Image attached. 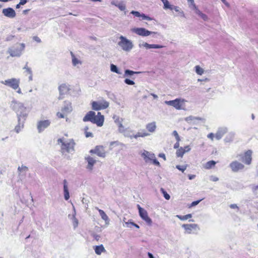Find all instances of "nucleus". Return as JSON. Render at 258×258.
Here are the masks:
<instances>
[{
	"label": "nucleus",
	"mask_w": 258,
	"mask_h": 258,
	"mask_svg": "<svg viewBox=\"0 0 258 258\" xmlns=\"http://www.w3.org/2000/svg\"><path fill=\"white\" fill-rule=\"evenodd\" d=\"M161 191H162V193L163 194L164 198L166 200H169L170 198V196H169V195L167 194V192L162 188L161 189Z\"/></svg>",
	"instance_id": "47"
},
{
	"label": "nucleus",
	"mask_w": 258,
	"mask_h": 258,
	"mask_svg": "<svg viewBox=\"0 0 258 258\" xmlns=\"http://www.w3.org/2000/svg\"><path fill=\"white\" fill-rule=\"evenodd\" d=\"M163 4V9L164 10H170L172 11L173 5L170 4L168 0H160Z\"/></svg>",
	"instance_id": "32"
},
{
	"label": "nucleus",
	"mask_w": 258,
	"mask_h": 258,
	"mask_svg": "<svg viewBox=\"0 0 258 258\" xmlns=\"http://www.w3.org/2000/svg\"><path fill=\"white\" fill-rule=\"evenodd\" d=\"M20 82V79L16 78H11L1 82L2 84L6 85L14 90H17L19 88Z\"/></svg>",
	"instance_id": "5"
},
{
	"label": "nucleus",
	"mask_w": 258,
	"mask_h": 258,
	"mask_svg": "<svg viewBox=\"0 0 258 258\" xmlns=\"http://www.w3.org/2000/svg\"><path fill=\"white\" fill-rule=\"evenodd\" d=\"M172 135L175 137L176 141L179 142L180 141L179 136L178 135V133L176 131H174L173 132Z\"/></svg>",
	"instance_id": "49"
},
{
	"label": "nucleus",
	"mask_w": 258,
	"mask_h": 258,
	"mask_svg": "<svg viewBox=\"0 0 258 258\" xmlns=\"http://www.w3.org/2000/svg\"><path fill=\"white\" fill-rule=\"evenodd\" d=\"M2 13L5 17L10 19H13L16 16V12L12 8L4 9L2 10Z\"/></svg>",
	"instance_id": "16"
},
{
	"label": "nucleus",
	"mask_w": 258,
	"mask_h": 258,
	"mask_svg": "<svg viewBox=\"0 0 258 258\" xmlns=\"http://www.w3.org/2000/svg\"><path fill=\"white\" fill-rule=\"evenodd\" d=\"M57 143L58 144H61V150L62 153H72L74 151L75 143L73 140L58 139L57 140Z\"/></svg>",
	"instance_id": "2"
},
{
	"label": "nucleus",
	"mask_w": 258,
	"mask_h": 258,
	"mask_svg": "<svg viewBox=\"0 0 258 258\" xmlns=\"http://www.w3.org/2000/svg\"><path fill=\"white\" fill-rule=\"evenodd\" d=\"M85 159L88 162L87 169L90 171L92 170L94 165L96 163V160L90 156L86 157Z\"/></svg>",
	"instance_id": "24"
},
{
	"label": "nucleus",
	"mask_w": 258,
	"mask_h": 258,
	"mask_svg": "<svg viewBox=\"0 0 258 258\" xmlns=\"http://www.w3.org/2000/svg\"><path fill=\"white\" fill-rule=\"evenodd\" d=\"M71 55L72 57V63L73 66H76L78 64H81L82 63L81 61L77 58L74 54L73 53V52H71Z\"/></svg>",
	"instance_id": "37"
},
{
	"label": "nucleus",
	"mask_w": 258,
	"mask_h": 258,
	"mask_svg": "<svg viewBox=\"0 0 258 258\" xmlns=\"http://www.w3.org/2000/svg\"><path fill=\"white\" fill-rule=\"evenodd\" d=\"M104 117L100 112L95 115V117L93 123L97 124L98 126H102L103 125Z\"/></svg>",
	"instance_id": "20"
},
{
	"label": "nucleus",
	"mask_w": 258,
	"mask_h": 258,
	"mask_svg": "<svg viewBox=\"0 0 258 258\" xmlns=\"http://www.w3.org/2000/svg\"><path fill=\"white\" fill-rule=\"evenodd\" d=\"M131 14L134 15L135 17H140L141 16V14L140 12H139L138 11H132L131 12Z\"/></svg>",
	"instance_id": "54"
},
{
	"label": "nucleus",
	"mask_w": 258,
	"mask_h": 258,
	"mask_svg": "<svg viewBox=\"0 0 258 258\" xmlns=\"http://www.w3.org/2000/svg\"><path fill=\"white\" fill-rule=\"evenodd\" d=\"M70 90V85L67 84H62L58 87V90L59 96L58 97L59 100H61L63 98L62 95L67 94Z\"/></svg>",
	"instance_id": "12"
},
{
	"label": "nucleus",
	"mask_w": 258,
	"mask_h": 258,
	"mask_svg": "<svg viewBox=\"0 0 258 258\" xmlns=\"http://www.w3.org/2000/svg\"><path fill=\"white\" fill-rule=\"evenodd\" d=\"M120 11H124L126 9V6L123 2H120L118 3L117 7Z\"/></svg>",
	"instance_id": "44"
},
{
	"label": "nucleus",
	"mask_w": 258,
	"mask_h": 258,
	"mask_svg": "<svg viewBox=\"0 0 258 258\" xmlns=\"http://www.w3.org/2000/svg\"><path fill=\"white\" fill-rule=\"evenodd\" d=\"M14 37V36L13 35H9L6 37V40L7 41H11L13 39Z\"/></svg>",
	"instance_id": "61"
},
{
	"label": "nucleus",
	"mask_w": 258,
	"mask_h": 258,
	"mask_svg": "<svg viewBox=\"0 0 258 258\" xmlns=\"http://www.w3.org/2000/svg\"><path fill=\"white\" fill-rule=\"evenodd\" d=\"M25 47L24 43H17L9 47L7 52L12 57H20L22 54Z\"/></svg>",
	"instance_id": "3"
},
{
	"label": "nucleus",
	"mask_w": 258,
	"mask_h": 258,
	"mask_svg": "<svg viewBox=\"0 0 258 258\" xmlns=\"http://www.w3.org/2000/svg\"><path fill=\"white\" fill-rule=\"evenodd\" d=\"M18 123L15 128V131L19 133L24 127L25 120L22 119H18Z\"/></svg>",
	"instance_id": "27"
},
{
	"label": "nucleus",
	"mask_w": 258,
	"mask_h": 258,
	"mask_svg": "<svg viewBox=\"0 0 258 258\" xmlns=\"http://www.w3.org/2000/svg\"><path fill=\"white\" fill-rule=\"evenodd\" d=\"M96 209L98 210L101 218L105 221L106 224H108L109 219L103 210L99 209L97 207H96Z\"/></svg>",
	"instance_id": "29"
},
{
	"label": "nucleus",
	"mask_w": 258,
	"mask_h": 258,
	"mask_svg": "<svg viewBox=\"0 0 258 258\" xmlns=\"http://www.w3.org/2000/svg\"><path fill=\"white\" fill-rule=\"evenodd\" d=\"M109 106V102L105 100L93 101L92 103V109L94 110H100L107 108Z\"/></svg>",
	"instance_id": "6"
},
{
	"label": "nucleus",
	"mask_w": 258,
	"mask_h": 258,
	"mask_svg": "<svg viewBox=\"0 0 258 258\" xmlns=\"http://www.w3.org/2000/svg\"><path fill=\"white\" fill-rule=\"evenodd\" d=\"M200 17L202 19H203L204 21H207L208 20V17L206 15L202 13L201 15H200Z\"/></svg>",
	"instance_id": "58"
},
{
	"label": "nucleus",
	"mask_w": 258,
	"mask_h": 258,
	"mask_svg": "<svg viewBox=\"0 0 258 258\" xmlns=\"http://www.w3.org/2000/svg\"><path fill=\"white\" fill-rule=\"evenodd\" d=\"M251 188L252 191L253 193L256 194V191L258 190V185H252L251 186Z\"/></svg>",
	"instance_id": "53"
},
{
	"label": "nucleus",
	"mask_w": 258,
	"mask_h": 258,
	"mask_svg": "<svg viewBox=\"0 0 258 258\" xmlns=\"http://www.w3.org/2000/svg\"><path fill=\"white\" fill-rule=\"evenodd\" d=\"M123 133V135L125 137L130 138L131 139H132L134 138V135H131L129 134L126 133L125 132Z\"/></svg>",
	"instance_id": "60"
},
{
	"label": "nucleus",
	"mask_w": 258,
	"mask_h": 258,
	"mask_svg": "<svg viewBox=\"0 0 258 258\" xmlns=\"http://www.w3.org/2000/svg\"><path fill=\"white\" fill-rule=\"evenodd\" d=\"M184 100L180 99H176L173 100L165 101V103L167 105L173 106L176 109L179 110L182 108Z\"/></svg>",
	"instance_id": "11"
},
{
	"label": "nucleus",
	"mask_w": 258,
	"mask_h": 258,
	"mask_svg": "<svg viewBox=\"0 0 258 258\" xmlns=\"http://www.w3.org/2000/svg\"><path fill=\"white\" fill-rule=\"evenodd\" d=\"M124 82L126 84L129 85H133L135 84V82L133 81H132L129 79H127V78L125 79L124 80Z\"/></svg>",
	"instance_id": "50"
},
{
	"label": "nucleus",
	"mask_w": 258,
	"mask_h": 258,
	"mask_svg": "<svg viewBox=\"0 0 258 258\" xmlns=\"http://www.w3.org/2000/svg\"><path fill=\"white\" fill-rule=\"evenodd\" d=\"M124 222L125 225H123V226H126L127 227L131 228L132 226L133 225L134 222L132 221H128V222Z\"/></svg>",
	"instance_id": "52"
},
{
	"label": "nucleus",
	"mask_w": 258,
	"mask_h": 258,
	"mask_svg": "<svg viewBox=\"0 0 258 258\" xmlns=\"http://www.w3.org/2000/svg\"><path fill=\"white\" fill-rule=\"evenodd\" d=\"M85 136L86 138H89V137H93V134L91 132H85Z\"/></svg>",
	"instance_id": "59"
},
{
	"label": "nucleus",
	"mask_w": 258,
	"mask_h": 258,
	"mask_svg": "<svg viewBox=\"0 0 258 258\" xmlns=\"http://www.w3.org/2000/svg\"><path fill=\"white\" fill-rule=\"evenodd\" d=\"M146 128L149 132H150L151 133L154 132L156 128V122L154 121V122L148 123L146 125Z\"/></svg>",
	"instance_id": "30"
},
{
	"label": "nucleus",
	"mask_w": 258,
	"mask_h": 258,
	"mask_svg": "<svg viewBox=\"0 0 258 258\" xmlns=\"http://www.w3.org/2000/svg\"><path fill=\"white\" fill-rule=\"evenodd\" d=\"M139 46L140 48H142L143 47H145L146 49H150V48H161L164 47V46L159 45V44H148L147 42H143L142 43H140L139 44Z\"/></svg>",
	"instance_id": "21"
},
{
	"label": "nucleus",
	"mask_w": 258,
	"mask_h": 258,
	"mask_svg": "<svg viewBox=\"0 0 258 258\" xmlns=\"http://www.w3.org/2000/svg\"><path fill=\"white\" fill-rule=\"evenodd\" d=\"M149 136V134L146 132H138L136 135H134V138L137 139L138 137H145Z\"/></svg>",
	"instance_id": "42"
},
{
	"label": "nucleus",
	"mask_w": 258,
	"mask_h": 258,
	"mask_svg": "<svg viewBox=\"0 0 258 258\" xmlns=\"http://www.w3.org/2000/svg\"><path fill=\"white\" fill-rule=\"evenodd\" d=\"M151 161H152L154 165H156L157 166H160V164L159 162V161L156 159L155 156L154 158H153V159H152Z\"/></svg>",
	"instance_id": "51"
},
{
	"label": "nucleus",
	"mask_w": 258,
	"mask_h": 258,
	"mask_svg": "<svg viewBox=\"0 0 258 258\" xmlns=\"http://www.w3.org/2000/svg\"><path fill=\"white\" fill-rule=\"evenodd\" d=\"M207 137L213 141L214 139V135L213 133H210L208 135Z\"/></svg>",
	"instance_id": "64"
},
{
	"label": "nucleus",
	"mask_w": 258,
	"mask_h": 258,
	"mask_svg": "<svg viewBox=\"0 0 258 258\" xmlns=\"http://www.w3.org/2000/svg\"><path fill=\"white\" fill-rule=\"evenodd\" d=\"M51 124V121L49 119L40 120L37 122V129L38 133H41L47 128Z\"/></svg>",
	"instance_id": "8"
},
{
	"label": "nucleus",
	"mask_w": 258,
	"mask_h": 258,
	"mask_svg": "<svg viewBox=\"0 0 258 258\" xmlns=\"http://www.w3.org/2000/svg\"><path fill=\"white\" fill-rule=\"evenodd\" d=\"M252 151L250 150L245 152L244 155H239L241 157L242 161L246 164L249 165L251 163L252 158Z\"/></svg>",
	"instance_id": "15"
},
{
	"label": "nucleus",
	"mask_w": 258,
	"mask_h": 258,
	"mask_svg": "<svg viewBox=\"0 0 258 258\" xmlns=\"http://www.w3.org/2000/svg\"><path fill=\"white\" fill-rule=\"evenodd\" d=\"M113 118L114 120V122L118 127V132L120 133H124L125 129L124 127L122 124L123 119L120 118L118 116H117L116 115H113Z\"/></svg>",
	"instance_id": "14"
},
{
	"label": "nucleus",
	"mask_w": 258,
	"mask_h": 258,
	"mask_svg": "<svg viewBox=\"0 0 258 258\" xmlns=\"http://www.w3.org/2000/svg\"><path fill=\"white\" fill-rule=\"evenodd\" d=\"M187 167V165H177L176 166V168L178 169L179 170L182 171V172H183L185 169H186Z\"/></svg>",
	"instance_id": "46"
},
{
	"label": "nucleus",
	"mask_w": 258,
	"mask_h": 258,
	"mask_svg": "<svg viewBox=\"0 0 258 258\" xmlns=\"http://www.w3.org/2000/svg\"><path fill=\"white\" fill-rule=\"evenodd\" d=\"M138 208L139 215L142 219L146 221L148 224L151 225L152 221L151 219L148 216L147 212L145 209L141 208L139 205H138Z\"/></svg>",
	"instance_id": "10"
},
{
	"label": "nucleus",
	"mask_w": 258,
	"mask_h": 258,
	"mask_svg": "<svg viewBox=\"0 0 258 258\" xmlns=\"http://www.w3.org/2000/svg\"><path fill=\"white\" fill-rule=\"evenodd\" d=\"M195 70L196 73L199 75H202L204 73V69L199 65L195 66Z\"/></svg>",
	"instance_id": "40"
},
{
	"label": "nucleus",
	"mask_w": 258,
	"mask_h": 258,
	"mask_svg": "<svg viewBox=\"0 0 258 258\" xmlns=\"http://www.w3.org/2000/svg\"><path fill=\"white\" fill-rule=\"evenodd\" d=\"M182 227H183L186 231V232L188 234H190L191 233L193 230H199L200 228L196 224H183L182 225Z\"/></svg>",
	"instance_id": "18"
},
{
	"label": "nucleus",
	"mask_w": 258,
	"mask_h": 258,
	"mask_svg": "<svg viewBox=\"0 0 258 258\" xmlns=\"http://www.w3.org/2000/svg\"><path fill=\"white\" fill-rule=\"evenodd\" d=\"M110 70L111 72L115 73L117 74H121V72L118 70L117 66L114 64H110Z\"/></svg>",
	"instance_id": "39"
},
{
	"label": "nucleus",
	"mask_w": 258,
	"mask_h": 258,
	"mask_svg": "<svg viewBox=\"0 0 258 258\" xmlns=\"http://www.w3.org/2000/svg\"><path fill=\"white\" fill-rule=\"evenodd\" d=\"M184 153H185L183 150V148L180 147L176 151V155L178 157H182Z\"/></svg>",
	"instance_id": "43"
},
{
	"label": "nucleus",
	"mask_w": 258,
	"mask_h": 258,
	"mask_svg": "<svg viewBox=\"0 0 258 258\" xmlns=\"http://www.w3.org/2000/svg\"><path fill=\"white\" fill-rule=\"evenodd\" d=\"M96 254L100 255L102 252L106 251V250L102 244L95 246L94 248Z\"/></svg>",
	"instance_id": "28"
},
{
	"label": "nucleus",
	"mask_w": 258,
	"mask_h": 258,
	"mask_svg": "<svg viewBox=\"0 0 258 258\" xmlns=\"http://www.w3.org/2000/svg\"><path fill=\"white\" fill-rule=\"evenodd\" d=\"M11 107L16 112L18 119L26 120L28 115V112L27 111L26 107L23 103L13 100L11 102Z\"/></svg>",
	"instance_id": "1"
},
{
	"label": "nucleus",
	"mask_w": 258,
	"mask_h": 258,
	"mask_svg": "<svg viewBox=\"0 0 258 258\" xmlns=\"http://www.w3.org/2000/svg\"><path fill=\"white\" fill-rule=\"evenodd\" d=\"M228 130L226 127H221L218 128L215 134V138L217 140H220L222 137L227 132Z\"/></svg>",
	"instance_id": "23"
},
{
	"label": "nucleus",
	"mask_w": 258,
	"mask_h": 258,
	"mask_svg": "<svg viewBox=\"0 0 258 258\" xmlns=\"http://www.w3.org/2000/svg\"><path fill=\"white\" fill-rule=\"evenodd\" d=\"M183 150H184V153H186V152H188L189 151H190L191 149L189 146H185L184 148H183Z\"/></svg>",
	"instance_id": "57"
},
{
	"label": "nucleus",
	"mask_w": 258,
	"mask_h": 258,
	"mask_svg": "<svg viewBox=\"0 0 258 258\" xmlns=\"http://www.w3.org/2000/svg\"><path fill=\"white\" fill-rule=\"evenodd\" d=\"M140 72H135L130 70H125L124 71V77L132 76L134 74H140Z\"/></svg>",
	"instance_id": "36"
},
{
	"label": "nucleus",
	"mask_w": 258,
	"mask_h": 258,
	"mask_svg": "<svg viewBox=\"0 0 258 258\" xmlns=\"http://www.w3.org/2000/svg\"><path fill=\"white\" fill-rule=\"evenodd\" d=\"M231 170L233 172H238L243 170L244 165L237 160L233 161L229 165Z\"/></svg>",
	"instance_id": "7"
},
{
	"label": "nucleus",
	"mask_w": 258,
	"mask_h": 258,
	"mask_svg": "<svg viewBox=\"0 0 258 258\" xmlns=\"http://www.w3.org/2000/svg\"><path fill=\"white\" fill-rule=\"evenodd\" d=\"M230 208H231V209H237L238 210H239V208H238V207L237 206V205H236V204H231V205H230Z\"/></svg>",
	"instance_id": "63"
},
{
	"label": "nucleus",
	"mask_w": 258,
	"mask_h": 258,
	"mask_svg": "<svg viewBox=\"0 0 258 258\" xmlns=\"http://www.w3.org/2000/svg\"><path fill=\"white\" fill-rule=\"evenodd\" d=\"M28 62H27L26 64L23 67V69L24 70V73L26 75H31L32 73V70L28 66Z\"/></svg>",
	"instance_id": "38"
},
{
	"label": "nucleus",
	"mask_w": 258,
	"mask_h": 258,
	"mask_svg": "<svg viewBox=\"0 0 258 258\" xmlns=\"http://www.w3.org/2000/svg\"><path fill=\"white\" fill-rule=\"evenodd\" d=\"M142 20H151V18L148 16L145 15L144 14H141V17Z\"/></svg>",
	"instance_id": "55"
},
{
	"label": "nucleus",
	"mask_w": 258,
	"mask_h": 258,
	"mask_svg": "<svg viewBox=\"0 0 258 258\" xmlns=\"http://www.w3.org/2000/svg\"><path fill=\"white\" fill-rule=\"evenodd\" d=\"M132 31L137 35L146 37L151 34H156L157 32L150 31L144 28H135L132 29Z\"/></svg>",
	"instance_id": "9"
},
{
	"label": "nucleus",
	"mask_w": 258,
	"mask_h": 258,
	"mask_svg": "<svg viewBox=\"0 0 258 258\" xmlns=\"http://www.w3.org/2000/svg\"><path fill=\"white\" fill-rule=\"evenodd\" d=\"M210 179L211 181H214V182H216V181H217L219 180L218 177H217L215 176H214V175L211 176L210 177Z\"/></svg>",
	"instance_id": "56"
},
{
	"label": "nucleus",
	"mask_w": 258,
	"mask_h": 258,
	"mask_svg": "<svg viewBox=\"0 0 258 258\" xmlns=\"http://www.w3.org/2000/svg\"><path fill=\"white\" fill-rule=\"evenodd\" d=\"M119 3V2H118L117 1H116V0H113V1H111V4L112 5H114V6H116V7H117V5H118V3Z\"/></svg>",
	"instance_id": "62"
},
{
	"label": "nucleus",
	"mask_w": 258,
	"mask_h": 258,
	"mask_svg": "<svg viewBox=\"0 0 258 258\" xmlns=\"http://www.w3.org/2000/svg\"><path fill=\"white\" fill-rule=\"evenodd\" d=\"M114 145H115V146H124V144L116 141H113V142H111L110 143V147H112Z\"/></svg>",
	"instance_id": "48"
},
{
	"label": "nucleus",
	"mask_w": 258,
	"mask_h": 258,
	"mask_svg": "<svg viewBox=\"0 0 258 258\" xmlns=\"http://www.w3.org/2000/svg\"><path fill=\"white\" fill-rule=\"evenodd\" d=\"M201 118L199 117H196L192 116H189L185 118L186 121H195V120H201Z\"/></svg>",
	"instance_id": "45"
},
{
	"label": "nucleus",
	"mask_w": 258,
	"mask_h": 258,
	"mask_svg": "<svg viewBox=\"0 0 258 258\" xmlns=\"http://www.w3.org/2000/svg\"><path fill=\"white\" fill-rule=\"evenodd\" d=\"M234 135L233 133H229L224 140L225 143H230L232 142L234 138Z\"/></svg>",
	"instance_id": "33"
},
{
	"label": "nucleus",
	"mask_w": 258,
	"mask_h": 258,
	"mask_svg": "<svg viewBox=\"0 0 258 258\" xmlns=\"http://www.w3.org/2000/svg\"><path fill=\"white\" fill-rule=\"evenodd\" d=\"M90 153H94L100 157L104 158L106 156V152L102 146H97L94 149L91 150Z\"/></svg>",
	"instance_id": "13"
},
{
	"label": "nucleus",
	"mask_w": 258,
	"mask_h": 258,
	"mask_svg": "<svg viewBox=\"0 0 258 258\" xmlns=\"http://www.w3.org/2000/svg\"><path fill=\"white\" fill-rule=\"evenodd\" d=\"M66 105L63 107L62 109V111H65L66 112H70L72 110V108L71 106V104L70 102H65Z\"/></svg>",
	"instance_id": "35"
},
{
	"label": "nucleus",
	"mask_w": 258,
	"mask_h": 258,
	"mask_svg": "<svg viewBox=\"0 0 258 258\" xmlns=\"http://www.w3.org/2000/svg\"><path fill=\"white\" fill-rule=\"evenodd\" d=\"M155 154L146 150H144L141 154V156L143 158L144 161L146 163H148L150 161L155 157Z\"/></svg>",
	"instance_id": "19"
},
{
	"label": "nucleus",
	"mask_w": 258,
	"mask_h": 258,
	"mask_svg": "<svg viewBox=\"0 0 258 258\" xmlns=\"http://www.w3.org/2000/svg\"><path fill=\"white\" fill-rule=\"evenodd\" d=\"M216 162L215 161L211 160L207 162L204 165V167L206 169H210L215 166Z\"/></svg>",
	"instance_id": "34"
},
{
	"label": "nucleus",
	"mask_w": 258,
	"mask_h": 258,
	"mask_svg": "<svg viewBox=\"0 0 258 258\" xmlns=\"http://www.w3.org/2000/svg\"><path fill=\"white\" fill-rule=\"evenodd\" d=\"M63 192L64 198L66 201H68L70 198V194L66 180H63Z\"/></svg>",
	"instance_id": "26"
},
{
	"label": "nucleus",
	"mask_w": 258,
	"mask_h": 258,
	"mask_svg": "<svg viewBox=\"0 0 258 258\" xmlns=\"http://www.w3.org/2000/svg\"><path fill=\"white\" fill-rule=\"evenodd\" d=\"M96 113L93 111H89L83 117V120L84 122L90 121L93 123Z\"/></svg>",
	"instance_id": "22"
},
{
	"label": "nucleus",
	"mask_w": 258,
	"mask_h": 258,
	"mask_svg": "<svg viewBox=\"0 0 258 258\" xmlns=\"http://www.w3.org/2000/svg\"><path fill=\"white\" fill-rule=\"evenodd\" d=\"M76 209L73 206V211L72 214H69L68 215V218L72 221V224L73 226V228L75 229L79 225V221L76 217Z\"/></svg>",
	"instance_id": "17"
},
{
	"label": "nucleus",
	"mask_w": 258,
	"mask_h": 258,
	"mask_svg": "<svg viewBox=\"0 0 258 258\" xmlns=\"http://www.w3.org/2000/svg\"><path fill=\"white\" fill-rule=\"evenodd\" d=\"M28 171V168L24 165L19 166L18 168V171L20 178L25 177L26 173Z\"/></svg>",
	"instance_id": "25"
},
{
	"label": "nucleus",
	"mask_w": 258,
	"mask_h": 258,
	"mask_svg": "<svg viewBox=\"0 0 258 258\" xmlns=\"http://www.w3.org/2000/svg\"><path fill=\"white\" fill-rule=\"evenodd\" d=\"M119 39L120 41L118 42V45L123 51L129 52L133 49L134 44L131 40L123 36H120Z\"/></svg>",
	"instance_id": "4"
},
{
	"label": "nucleus",
	"mask_w": 258,
	"mask_h": 258,
	"mask_svg": "<svg viewBox=\"0 0 258 258\" xmlns=\"http://www.w3.org/2000/svg\"><path fill=\"white\" fill-rule=\"evenodd\" d=\"M176 217L182 221H185L186 220L192 217V215L190 214H187L186 215L184 216H181V215H176Z\"/></svg>",
	"instance_id": "41"
},
{
	"label": "nucleus",
	"mask_w": 258,
	"mask_h": 258,
	"mask_svg": "<svg viewBox=\"0 0 258 258\" xmlns=\"http://www.w3.org/2000/svg\"><path fill=\"white\" fill-rule=\"evenodd\" d=\"M172 10H174L176 12H177L179 16L182 18L185 17L184 13L180 7L173 5L172 8Z\"/></svg>",
	"instance_id": "31"
}]
</instances>
